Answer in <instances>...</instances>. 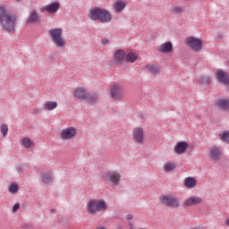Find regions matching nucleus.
<instances>
[{"label":"nucleus","instance_id":"1","mask_svg":"<svg viewBox=\"0 0 229 229\" xmlns=\"http://www.w3.org/2000/svg\"><path fill=\"white\" fill-rule=\"evenodd\" d=\"M0 26L7 33H15L17 15L10 14V13L6 11V5L0 6Z\"/></svg>","mask_w":229,"mask_h":229},{"label":"nucleus","instance_id":"2","mask_svg":"<svg viewBox=\"0 0 229 229\" xmlns=\"http://www.w3.org/2000/svg\"><path fill=\"white\" fill-rule=\"evenodd\" d=\"M90 21H98L102 24L112 22V13L105 8L98 6L92 7L88 13Z\"/></svg>","mask_w":229,"mask_h":229},{"label":"nucleus","instance_id":"3","mask_svg":"<svg viewBox=\"0 0 229 229\" xmlns=\"http://www.w3.org/2000/svg\"><path fill=\"white\" fill-rule=\"evenodd\" d=\"M108 208L106 202L103 199H90L88 201V213L91 216H96L98 212H105Z\"/></svg>","mask_w":229,"mask_h":229},{"label":"nucleus","instance_id":"4","mask_svg":"<svg viewBox=\"0 0 229 229\" xmlns=\"http://www.w3.org/2000/svg\"><path fill=\"white\" fill-rule=\"evenodd\" d=\"M63 32L64 30L60 28L49 30L50 38L55 44L56 47H65V40L62 38Z\"/></svg>","mask_w":229,"mask_h":229},{"label":"nucleus","instance_id":"5","mask_svg":"<svg viewBox=\"0 0 229 229\" xmlns=\"http://www.w3.org/2000/svg\"><path fill=\"white\" fill-rule=\"evenodd\" d=\"M159 201L161 205L168 208H180V201L173 195H160Z\"/></svg>","mask_w":229,"mask_h":229},{"label":"nucleus","instance_id":"6","mask_svg":"<svg viewBox=\"0 0 229 229\" xmlns=\"http://www.w3.org/2000/svg\"><path fill=\"white\" fill-rule=\"evenodd\" d=\"M185 44L195 53H199V51L203 49V40L194 36L186 38Z\"/></svg>","mask_w":229,"mask_h":229},{"label":"nucleus","instance_id":"7","mask_svg":"<svg viewBox=\"0 0 229 229\" xmlns=\"http://www.w3.org/2000/svg\"><path fill=\"white\" fill-rule=\"evenodd\" d=\"M215 74L218 83L225 85V87H229V73L227 72H225L222 69H218L216 71Z\"/></svg>","mask_w":229,"mask_h":229},{"label":"nucleus","instance_id":"8","mask_svg":"<svg viewBox=\"0 0 229 229\" xmlns=\"http://www.w3.org/2000/svg\"><path fill=\"white\" fill-rule=\"evenodd\" d=\"M76 133H78V131L74 127H68L66 129H64L61 132V138L64 140H69V139H73V137H76Z\"/></svg>","mask_w":229,"mask_h":229},{"label":"nucleus","instance_id":"9","mask_svg":"<svg viewBox=\"0 0 229 229\" xmlns=\"http://www.w3.org/2000/svg\"><path fill=\"white\" fill-rule=\"evenodd\" d=\"M110 96L113 99H122L124 96L123 88L119 85L112 86L110 89Z\"/></svg>","mask_w":229,"mask_h":229},{"label":"nucleus","instance_id":"10","mask_svg":"<svg viewBox=\"0 0 229 229\" xmlns=\"http://www.w3.org/2000/svg\"><path fill=\"white\" fill-rule=\"evenodd\" d=\"M84 101H86L88 105H91V106L98 105L99 101V93L98 91L88 93L84 98Z\"/></svg>","mask_w":229,"mask_h":229},{"label":"nucleus","instance_id":"11","mask_svg":"<svg viewBox=\"0 0 229 229\" xmlns=\"http://www.w3.org/2000/svg\"><path fill=\"white\" fill-rule=\"evenodd\" d=\"M60 10V2H52L40 9L41 13L47 12V13H56Z\"/></svg>","mask_w":229,"mask_h":229},{"label":"nucleus","instance_id":"12","mask_svg":"<svg viewBox=\"0 0 229 229\" xmlns=\"http://www.w3.org/2000/svg\"><path fill=\"white\" fill-rule=\"evenodd\" d=\"M106 178L108 180V182H112V185L114 187H117L121 182V174L117 172H108L106 174Z\"/></svg>","mask_w":229,"mask_h":229},{"label":"nucleus","instance_id":"13","mask_svg":"<svg viewBox=\"0 0 229 229\" xmlns=\"http://www.w3.org/2000/svg\"><path fill=\"white\" fill-rule=\"evenodd\" d=\"M157 51H158V53H163L164 55L173 53V43L171 41H166L158 46Z\"/></svg>","mask_w":229,"mask_h":229},{"label":"nucleus","instance_id":"14","mask_svg":"<svg viewBox=\"0 0 229 229\" xmlns=\"http://www.w3.org/2000/svg\"><path fill=\"white\" fill-rule=\"evenodd\" d=\"M26 22L27 24H38V22H42V18H40L37 10H33L30 12Z\"/></svg>","mask_w":229,"mask_h":229},{"label":"nucleus","instance_id":"15","mask_svg":"<svg viewBox=\"0 0 229 229\" xmlns=\"http://www.w3.org/2000/svg\"><path fill=\"white\" fill-rule=\"evenodd\" d=\"M126 60V52L123 49H118L114 55V61L117 65H121Z\"/></svg>","mask_w":229,"mask_h":229},{"label":"nucleus","instance_id":"16","mask_svg":"<svg viewBox=\"0 0 229 229\" xmlns=\"http://www.w3.org/2000/svg\"><path fill=\"white\" fill-rule=\"evenodd\" d=\"M132 136L138 144L144 142V130L142 128H135L132 131Z\"/></svg>","mask_w":229,"mask_h":229},{"label":"nucleus","instance_id":"17","mask_svg":"<svg viewBox=\"0 0 229 229\" xmlns=\"http://www.w3.org/2000/svg\"><path fill=\"white\" fill-rule=\"evenodd\" d=\"M188 148L189 143H187V141H179L174 147V153H176V155H183V153L187 151Z\"/></svg>","mask_w":229,"mask_h":229},{"label":"nucleus","instance_id":"18","mask_svg":"<svg viewBox=\"0 0 229 229\" xmlns=\"http://www.w3.org/2000/svg\"><path fill=\"white\" fill-rule=\"evenodd\" d=\"M203 199L199 197H191L184 201V207H193L194 205H199Z\"/></svg>","mask_w":229,"mask_h":229},{"label":"nucleus","instance_id":"19","mask_svg":"<svg viewBox=\"0 0 229 229\" xmlns=\"http://www.w3.org/2000/svg\"><path fill=\"white\" fill-rule=\"evenodd\" d=\"M216 106L220 110H229V98H217L216 100Z\"/></svg>","mask_w":229,"mask_h":229},{"label":"nucleus","instance_id":"20","mask_svg":"<svg viewBox=\"0 0 229 229\" xmlns=\"http://www.w3.org/2000/svg\"><path fill=\"white\" fill-rule=\"evenodd\" d=\"M89 93L87 92V90H85V89L83 88H76L73 93L74 98H76V99H83L85 100V98L87 97Z\"/></svg>","mask_w":229,"mask_h":229},{"label":"nucleus","instance_id":"21","mask_svg":"<svg viewBox=\"0 0 229 229\" xmlns=\"http://www.w3.org/2000/svg\"><path fill=\"white\" fill-rule=\"evenodd\" d=\"M113 8L115 13H121L126 8V3L123 0H118L113 4Z\"/></svg>","mask_w":229,"mask_h":229},{"label":"nucleus","instance_id":"22","mask_svg":"<svg viewBox=\"0 0 229 229\" xmlns=\"http://www.w3.org/2000/svg\"><path fill=\"white\" fill-rule=\"evenodd\" d=\"M210 158L211 160H215V162H217V160H220L221 158V150L217 147H213L210 149Z\"/></svg>","mask_w":229,"mask_h":229},{"label":"nucleus","instance_id":"23","mask_svg":"<svg viewBox=\"0 0 229 229\" xmlns=\"http://www.w3.org/2000/svg\"><path fill=\"white\" fill-rule=\"evenodd\" d=\"M197 181L194 179V177H187L184 180V185L187 187V189H194L196 187Z\"/></svg>","mask_w":229,"mask_h":229},{"label":"nucleus","instance_id":"24","mask_svg":"<svg viewBox=\"0 0 229 229\" xmlns=\"http://www.w3.org/2000/svg\"><path fill=\"white\" fill-rule=\"evenodd\" d=\"M41 180L46 185L53 183V175L50 174V172L42 174Z\"/></svg>","mask_w":229,"mask_h":229},{"label":"nucleus","instance_id":"25","mask_svg":"<svg viewBox=\"0 0 229 229\" xmlns=\"http://www.w3.org/2000/svg\"><path fill=\"white\" fill-rule=\"evenodd\" d=\"M139 60V56L135 55L134 53H128L127 55L125 54V62L128 64H134V62H137Z\"/></svg>","mask_w":229,"mask_h":229},{"label":"nucleus","instance_id":"26","mask_svg":"<svg viewBox=\"0 0 229 229\" xmlns=\"http://www.w3.org/2000/svg\"><path fill=\"white\" fill-rule=\"evenodd\" d=\"M146 69H148V72L153 75L159 74L160 72V67L155 64H147Z\"/></svg>","mask_w":229,"mask_h":229},{"label":"nucleus","instance_id":"27","mask_svg":"<svg viewBox=\"0 0 229 229\" xmlns=\"http://www.w3.org/2000/svg\"><path fill=\"white\" fill-rule=\"evenodd\" d=\"M58 106V103L56 101H47L44 104L45 110L51 112V110H55Z\"/></svg>","mask_w":229,"mask_h":229},{"label":"nucleus","instance_id":"28","mask_svg":"<svg viewBox=\"0 0 229 229\" xmlns=\"http://www.w3.org/2000/svg\"><path fill=\"white\" fill-rule=\"evenodd\" d=\"M199 85H210L212 83V78L208 76L202 75L199 78Z\"/></svg>","mask_w":229,"mask_h":229},{"label":"nucleus","instance_id":"29","mask_svg":"<svg viewBox=\"0 0 229 229\" xmlns=\"http://www.w3.org/2000/svg\"><path fill=\"white\" fill-rule=\"evenodd\" d=\"M176 169V165L173 163H166L164 165V171L165 173H171V171H174Z\"/></svg>","mask_w":229,"mask_h":229},{"label":"nucleus","instance_id":"30","mask_svg":"<svg viewBox=\"0 0 229 229\" xmlns=\"http://www.w3.org/2000/svg\"><path fill=\"white\" fill-rule=\"evenodd\" d=\"M22 146H24V148H26L27 149H30V148H31V146H33V141H31V139L30 138H24L21 140Z\"/></svg>","mask_w":229,"mask_h":229},{"label":"nucleus","instance_id":"31","mask_svg":"<svg viewBox=\"0 0 229 229\" xmlns=\"http://www.w3.org/2000/svg\"><path fill=\"white\" fill-rule=\"evenodd\" d=\"M220 139L221 140H223V142L229 144V131H225L222 134H220Z\"/></svg>","mask_w":229,"mask_h":229},{"label":"nucleus","instance_id":"32","mask_svg":"<svg viewBox=\"0 0 229 229\" xmlns=\"http://www.w3.org/2000/svg\"><path fill=\"white\" fill-rule=\"evenodd\" d=\"M9 192H11V194H16V192H19V184L13 183L12 185H10Z\"/></svg>","mask_w":229,"mask_h":229},{"label":"nucleus","instance_id":"33","mask_svg":"<svg viewBox=\"0 0 229 229\" xmlns=\"http://www.w3.org/2000/svg\"><path fill=\"white\" fill-rule=\"evenodd\" d=\"M0 131L3 137H6L8 135V125L6 123L2 124L0 127Z\"/></svg>","mask_w":229,"mask_h":229},{"label":"nucleus","instance_id":"34","mask_svg":"<svg viewBox=\"0 0 229 229\" xmlns=\"http://www.w3.org/2000/svg\"><path fill=\"white\" fill-rule=\"evenodd\" d=\"M27 168H28V165L21 164L16 166V171L18 173H24V171H26Z\"/></svg>","mask_w":229,"mask_h":229},{"label":"nucleus","instance_id":"35","mask_svg":"<svg viewBox=\"0 0 229 229\" xmlns=\"http://www.w3.org/2000/svg\"><path fill=\"white\" fill-rule=\"evenodd\" d=\"M183 9L181 6H175L172 9L173 13H182Z\"/></svg>","mask_w":229,"mask_h":229},{"label":"nucleus","instance_id":"36","mask_svg":"<svg viewBox=\"0 0 229 229\" xmlns=\"http://www.w3.org/2000/svg\"><path fill=\"white\" fill-rule=\"evenodd\" d=\"M19 208H21V204L20 203L14 204L13 207V213L15 214V212H17V210H19Z\"/></svg>","mask_w":229,"mask_h":229},{"label":"nucleus","instance_id":"37","mask_svg":"<svg viewBox=\"0 0 229 229\" xmlns=\"http://www.w3.org/2000/svg\"><path fill=\"white\" fill-rule=\"evenodd\" d=\"M110 40L108 38H104L101 40V44L103 46H106V44H109Z\"/></svg>","mask_w":229,"mask_h":229},{"label":"nucleus","instance_id":"38","mask_svg":"<svg viewBox=\"0 0 229 229\" xmlns=\"http://www.w3.org/2000/svg\"><path fill=\"white\" fill-rule=\"evenodd\" d=\"M126 219H127V221H131V219H133V216L129 214L126 216Z\"/></svg>","mask_w":229,"mask_h":229},{"label":"nucleus","instance_id":"39","mask_svg":"<svg viewBox=\"0 0 229 229\" xmlns=\"http://www.w3.org/2000/svg\"><path fill=\"white\" fill-rule=\"evenodd\" d=\"M33 112H34V114H40V112H42V110H40L38 108H35Z\"/></svg>","mask_w":229,"mask_h":229},{"label":"nucleus","instance_id":"40","mask_svg":"<svg viewBox=\"0 0 229 229\" xmlns=\"http://www.w3.org/2000/svg\"><path fill=\"white\" fill-rule=\"evenodd\" d=\"M225 225L229 226V218L225 219Z\"/></svg>","mask_w":229,"mask_h":229},{"label":"nucleus","instance_id":"41","mask_svg":"<svg viewBox=\"0 0 229 229\" xmlns=\"http://www.w3.org/2000/svg\"><path fill=\"white\" fill-rule=\"evenodd\" d=\"M217 38H223V35H221V34H217Z\"/></svg>","mask_w":229,"mask_h":229},{"label":"nucleus","instance_id":"42","mask_svg":"<svg viewBox=\"0 0 229 229\" xmlns=\"http://www.w3.org/2000/svg\"><path fill=\"white\" fill-rule=\"evenodd\" d=\"M55 212H56V209H51L52 214H55Z\"/></svg>","mask_w":229,"mask_h":229},{"label":"nucleus","instance_id":"43","mask_svg":"<svg viewBox=\"0 0 229 229\" xmlns=\"http://www.w3.org/2000/svg\"><path fill=\"white\" fill-rule=\"evenodd\" d=\"M116 229H123V227L121 225L117 226Z\"/></svg>","mask_w":229,"mask_h":229},{"label":"nucleus","instance_id":"44","mask_svg":"<svg viewBox=\"0 0 229 229\" xmlns=\"http://www.w3.org/2000/svg\"><path fill=\"white\" fill-rule=\"evenodd\" d=\"M22 0H16L17 3H21Z\"/></svg>","mask_w":229,"mask_h":229}]
</instances>
